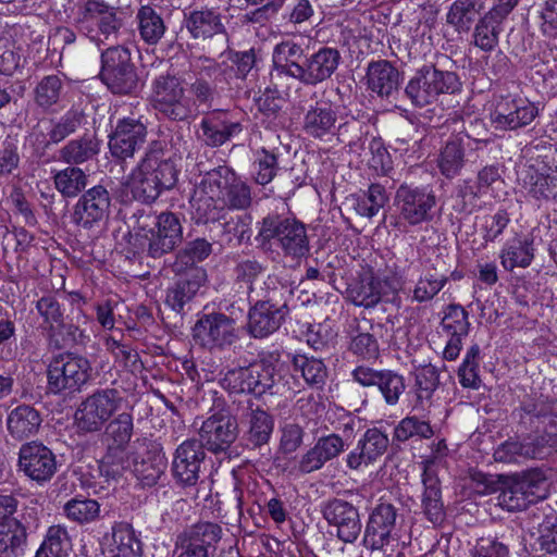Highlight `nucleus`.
Wrapping results in <instances>:
<instances>
[{
  "instance_id": "f257e3e1",
  "label": "nucleus",
  "mask_w": 557,
  "mask_h": 557,
  "mask_svg": "<svg viewBox=\"0 0 557 557\" xmlns=\"http://www.w3.org/2000/svg\"><path fill=\"white\" fill-rule=\"evenodd\" d=\"M259 224L257 238L262 246L276 247L285 257L293 259H301L309 253L306 225L292 214L272 211Z\"/></svg>"
},
{
  "instance_id": "f03ea898",
  "label": "nucleus",
  "mask_w": 557,
  "mask_h": 557,
  "mask_svg": "<svg viewBox=\"0 0 557 557\" xmlns=\"http://www.w3.org/2000/svg\"><path fill=\"white\" fill-rule=\"evenodd\" d=\"M135 240L148 257L159 259L173 251L183 240V227L173 212L141 215Z\"/></svg>"
},
{
  "instance_id": "7ed1b4c3",
  "label": "nucleus",
  "mask_w": 557,
  "mask_h": 557,
  "mask_svg": "<svg viewBox=\"0 0 557 557\" xmlns=\"http://www.w3.org/2000/svg\"><path fill=\"white\" fill-rule=\"evenodd\" d=\"M282 370L269 360L261 359L247 367L228 369L220 380L221 386L233 394H249L261 397L275 394L283 381Z\"/></svg>"
},
{
  "instance_id": "20e7f679",
  "label": "nucleus",
  "mask_w": 557,
  "mask_h": 557,
  "mask_svg": "<svg viewBox=\"0 0 557 557\" xmlns=\"http://www.w3.org/2000/svg\"><path fill=\"white\" fill-rule=\"evenodd\" d=\"M285 294L283 286L273 285L271 290L248 299L247 330L252 337L265 338L282 326L289 313Z\"/></svg>"
},
{
  "instance_id": "39448f33",
  "label": "nucleus",
  "mask_w": 557,
  "mask_h": 557,
  "mask_svg": "<svg viewBox=\"0 0 557 557\" xmlns=\"http://www.w3.org/2000/svg\"><path fill=\"white\" fill-rule=\"evenodd\" d=\"M99 78L114 95H133L141 86L132 53L124 46H112L101 52Z\"/></svg>"
},
{
  "instance_id": "423d86ee",
  "label": "nucleus",
  "mask_w": 557,
  "mask_h": 557,
  "mask_svg": "<svg viewBox=\"0 0 557 557\" xmlns=\"http://www.w3.org/2000/svg\"><path fill=\"white\" fill-rule=\"evenodd\" d=\"M236 174L230 166L220 165L201 176L191 198L197 223L218 221L219 202L223 199Z\"/></svg>"
},
{
  "instance_id": "0eeeda50",
  "label": "nucleus",
  "mask_w": 557,
  "mask_h": 557,
  "mask_svg": "<svg viewBox=\"0 0 557 557\" xmlns=\"http://www.w3.org/2000/svg\"><path fill=\"white\" fill-rule=\"evenodd\" d=\"M453 76L450 72H443L435 66H423L416 72L408 82L405 94L411 103L424 108L438 102L443 110L450 109V90Z\"/></svg>"
},
{
  "instance_id": "6e6552de",
  "label": "nucleus",
  "mask_w": 557,
  "mask_h": 557,
  "mask_svg": "<svg viewBox=\"0 0 557 557\" xmlns=\"http://www.w3.org/2000/svg\"><path fill=\"white\" fill-rule=\"evenodd\" d=\"M90 361L81 355L62 352L53 356L47 369L48 391L52 394H73L91 379Z\"/></svg>"
},
{
  "instance_id": "1a4fd4ad",
  "label": "nucleus",
  "mask_w": 557,
  "mask_h": 557,
  "mask_svg": "<svg viewBox=\"0 0 557 557\" xmlns=\"http://www.w3.org/2000/svg\"><path fill=\"white\" fill-rule=\"evenodd\" d=\"M152 106L166 119L184 122L187 121L191 102L182 79L168 72L157 76L152 83Z\"/></svg>"
},
{
  "instance_id": "9d476101",
  "label": "nucleus",
  "mask_w": 557,
  "mask_h": 557,
  "mask_svg": "<svg viewBox=\"0 0 557 557\" xmlns=\"http://www.w3.org/2000/svg\"><path fill=\"white\" fill-rule=\"evenodd\" d=\"M197 344L210 351H221L238 339L236 321L222 312L203 313L193 327Z\"/></svg>"
},
{
  "instance_id": "9b49d317",
  "label": "nucleus",
  "mask_w": 557,
  "mask_h": 557,
  "mask_svg": "<svg viewBox=\"0 0 557 557\" xmlns=\"http://www.w3.org/2000/svg\"><path fill=\"white\" fill-rule=\"evenodd\" d=\"M121 392L103 388L94 392L78 407L75 422L83 432H97L113 416L122 403Z\"/></svg>"
},
{
  "instance_id": "f8f14e48",
  "label": "nucleus",
  "mask_w": 557,
  "mask_h": 557,
  "mask_svg": "<svg viewBox=\"0 0 557 557\" xmlns=\"http://www.w3.org/2000/svg\"><path fill=\"white\" fill-rule=\"evenodd\" d=\"M222 527L214 522H197L182 531L175 540L177 557H210L222 540Z\"/></svg>"
},
{
  "instance_id": "ddd939ff",
  "label": "nucleus",
  "mask_w": 557,
  "mask_h": 557,
  "mask_svg": "<svg viewBox=\"0 0 557 557\" xmlns=\"http://www.w3.org/2000/svg\"><path fill=\"white\" fill-rule=\"evenodd\" d=\"M243 442L247 449L258 451L261 457L270 460L269 442L274 431V417L260 406L249 401L243 416Z\"/></svg>"
},
{
  "instance_id": "4468645a",
  "label": "nucleus",
  "mask_w": 557,
  "mask_h": 557,
  "mask_svg": "<svg viewBox=\"0 0 557 557\" xmlns=\"http://www.w3.org/2000/svg\"><path fill=\"white\" fill-rule=\"evenodd\" d=\"M399 216L410 225L430 221L436 205L434 194L426 187L401 184L395 196Z\"/></svg>"
},
{
  "instance_id": "2eb2a0df",
  "label": "nucleus",
  "mask_w": 557,
  "mask_h": 557,
  "mask_svg": "<svg viewBox=\"0 0 557 557\" xmlns=\"http://www.w3.org/2000/svg\"><path fill=\"white\" fill-rule=\"evenodd\" d=\"M147 135V126L140 117L127 116L117 120L109 135L111 156L119 161L132 159L145 145Z\"/></svg>"
},
{
  "instance_id": "dca6fc26",
  "label": "nucleus",
  "mask_w": 557,
  "mask_h": 557,
  "mask_svg": "<svg viewBox=\"0 0 557 557\" xmlns=\"http://www.w3.org/2000/svg\"><path fill=\"white\" fill-rule=\"evenodd\" d=\"M206 451L196 438L181 443L174 451L171 472L176 484L182 487L196 486L206 459Z\"/></svg>"
},
{
  "instance_id": "f3484780",
  "label": "nucleus",
  "mask_w": 557,
  "mask_h": 557,
  "mask_svg": "<svg viewBox=\"0 0 557 557\" xmlns=\"http://www.w3.org/2000/svg\"><path fill=\"white\" fill-rule=\"evenodd\" d=\"M238 436V423L231 413L216 412L207 418L199 429L198 443L213 454L226 453Z\"/></svg>"
},
{
  "instance_id": "a211bd4d",
  "label": "nucleus",
  "mask_w": 557,
  "mask_h": 557,
  "mask_svg": "<svg viewBox=\"0 0 557 557\" xmlns=\"http://www.w3.org/2000/svg\"><path fill=\"white\" fill-rule=\"evenodd\" d=\"M111 198L109 191L101 185L86 190L74 207L73 222L91 230L103 224L110 215Z\"/></svg>"
},
{
  "instance_id": "6ab92c4d",
  "label": "nucleus",
  "mask_w": 557,
  "mask_h": 557,
  "mask_svg": "<svg viewBox=\"0 0 557 557\" xmlns=\"http://www.w3.org/2000/svg\"><path fill=\"white\" fill-rule=\"evenodd\" d=\"M219 72V64L208 58H199L194 64L195 81L189 84V101L191 108L187 114V121L200 112L210 110L215 99V86L208 82Z\"/></svg>"
},
{
  "instance_id": "aec40b11",
  "label": "nucleus",
  "mask_w": 557,
  "mask_h": 557,
  "mask_svg": "<svg viewBox=\"0 0 557 557\" xmlns=\"http://www.w3.org/2000/svg\"><path fill=\"white\" fill-rule=\"evenodd\" d=\"M321 512L330 525L336 527L341 541L354 543L360 535L362 524L359 511L352 504L333 498L323 505Z\"/></svg>"
},
{
  "instance_id": "412c9836",
  "label": "nucleus",
  "mask_w": 557,
  "mask_h": 557,
  "mask_svg": "<svg viewBox=\"0 0 557 557\" xmlns=\"http://www.w3.org/2000/svg\"><path fill=\"white\" fill-rule=\"evenodd\" d=\"M351 375L363 387L376 386L389 406L398 403L406 388L404 376L393 370H375L367 366H359L351 372Z\"/></svg>"
},
{
  "instance_id": "4be33fe9",
  "label": "nucleus",
  "mask_w": 557,
  "mask_h": 557,
  "mask_svg": "<svg viewBox=\"0 0 557 557\" xmlns=\"http://www.w3.org/2000/svg\"><path fill=\"white\" fill-rule=\"evenodd\" d=\"M18 467L32 480L49 481L57 471L55 456L41 443L23 444L18 453Z\"/></svg>"
},
{
  "instance_id": "5701e85b",
  "label": "nucleus",
  "mask_w": 557,
  "mask_h": 557,
  "mask_svg": "<svg viewBox=\"0 0 557 557\" xmlns=\"http://www.w3.org/2000/svg\"><path fill=\"white\" fill-rule=\"evenodd\" d=\"M397 509L389 503H380L372 510L363 535V544L372 550L389 545L396 525Z\"/></svg>"
},
{
  "instance_id": "b1692460",
  "label": "nucleus",
  "mask_w": 557,
  "mask_h": 557,
  "mask_svg": "<svg viewBox=\"0 0 557 557\" xmlns=\"http://www.w3.org/2000/svg\"><path fill=\"white\" fill-rule=\"evenodd\" d=\"M537 481L534 474L525 473L508 478L497 497L498 505L508 511H521L537 502Z\"/></svg>"
},
{
  "instance_id": "393cba45",
  "label": "nucleus",
  "mask_w": 557,
  "mask_h": 557,
  "mask_svg": "<svg viewBox=\"0 0 557 557\" xmlns=\"http://www.w3.org/2000/svg\"><path fill=\"white\" fill-rule=\"evenodd\" d=\"M243 132V125L225 111H215L205 116L199 125L198 138L208 147H221L236 138Z\"/></svg>"
},
{
  "instance_id": "a878e982",
  "label": "nucleus",
  "mask_w": 557,
  "mask_h": 557,
  "mask_svg": "<svg viewBox=\"0 0 557 557\" xmlns=\"http://www.w3.org/2000/svg\"><path fill=\"white\" fill-rule=\"evenodd\" d=\"M389 446V438L379 428L368 429L359 438L357 447L346 456V466L350 470H360L380 459Z\"/></svg>"
},
{
  "instance_id": "bb28decb",
  "label": "nucleus",
  "mask_w": 557,
  "mask_h": 557,
  "mask_svg": "<svg viewBox=\"0 0 557 557\" xmlns=\"http://www.w3.org/2000/svg\"><path fill=\"white\" fill-rule=\"evenodd\" d=\"M539 114L534 103L524 99H503L491 113L498 129H517L529 125Z\"/></svg>"
},
{
  "instance_id": "cd10ccee",
  "label": "nucleus",
  "mask_w": 557,
  "mask_h": 557,
  "mask_svg": "<svg viewBox=\"0 0 557 557\" xmlns=\"http://www.w3.org/2000/svg\"><path fill=\"white\" fill-rule=\"evenodd\" d=\"M181 276L168 289L165 304L176 313H182L207 281L203 268H193L178 273Z\"/></svg>"
},
{
  "instance_id": "c85d7f7f",
  "label": "nucleus",
  "mask_w": 557,
  "mask_h": 557,
  "mask_svg": "<svg viewBox=\"0 0 557 557\" xmlns=\"http://www.w3.org/2000/svg\"><path fill=\"white\" fill-rule=\"evenodd\" d=\"M304 62L299 82L307 86H315L335 73L341 62V53L335 48L322 47L307 55Z\"/></svg>"
},
{
  "instance_id": "c756f323",
  "label": "nucleus",
  "mask_w": 557,
  "mask_h": 557,
  "mask_svg": "<svg viewBox=\"0 0 557 557\" xmlns=\"http://www.w3.org/2000/svg\"><path fill=\"white\" fill-rule=\"evenodd\" d=\"M166 469L163 447L158 442H149L147 449L133 458L132 471L143 486L151 487L158 483Z\"/></svg>"
},
{
  "instance_id": "7c9ffc66",
  "label": "nucleus",
  "mask_w": 557,
  "mask_h": 557,
  "mask_svg": "<svg viewBox=\"0 0 557 557\" xmlns=\"http://www.w3.org/2000/svg\"><path fill=\"white\" fill-rule=\"evenodd\" d=\"M306 58V48L301 44L284 40L273 49V71L276 75H286L299 82Z\"/></svg>"
},
{
  "instance_id": "2f4dec72",
  "label": "nucleus",
  "mask_w": 557,
  "mask_h": 557,
  "mask_svg": "<svg viewBox=\"0 0 557 557\" xmlns=\"http://www.w3.org/2000/svg\"><path fill=\"white\" fill-rule=\"evenodd\" d=\"M387 288L396 289L386 281L382 282L371 270L360 273L358 280L347 289L348 298L356 305L364 308L376 306Z\"/></svg>"
},
{
  "instance_id": "473e14b6",
  "label": "nucleus",
  "mask_w": 557,
  "mask_h": 557,
  "mask_svg": "<svg viewBox=\"0 0 557 557\" xmlns=\"http://www.w3.org/2000/svg\"><path fill=\"white\" fill-rule=\"evenodd\" d=\"M141 163L149 168L152 175L157 176L156 181L163 191L170 190L176 185L178 180L177 166L174 160L164 157L161 141L154 140L149 145Z\"/></svg>"
},
{
  "instance_id": "72a5a7b5",
  "label": "nucleus",
  "mask_w": 557,
  "mask_h": 557,
  "mask_svg": "<svg viewBox=\"0 0 557 557\" xmlns=\"http://www.w3.org/2000/svg\"><path fill=\"white\" fill-rule=\"evenodd\" d=\"M345 449L344 440L337 434L320 437L299 461V470L310 473L320 470L325 462L336 458Z\"/></svg>"
},
{
  "instance_id": "f704fd0d",
  "label": "nucleus",
  "mask_w": 557,
  "mask_h": 557,
  "mask_svg": "<svg viewBox=\"0 0 557 557\" xmlns=\"http://www.w3.org/2000/svg\"><path fill=\"white\" fill-rule=\"evenodd\" d=\"M265 272V267L259 260L242 259L239 260L234 269L233 276L236 284L246 288L247 299H251L259 295L271 290L275 282H262L259 284Z\"/></svg>"
},
{
  "instance_id": "c9c22d12",
  "label": "nucleus",
  "mask_w": 557,
  "mask_h": 557,
  "mask_svg": "<svg viewBox=\"0 0 557 557\" xmlns=\"http://www.w3.org/2000/svg\"><path fill=\"white\" fill-rule=\"evenodd\" d=\"M337 122V113L332 104L325 101L311 106L302 119V132L314 139H323L334 134Z\"/></svg>"
},
{
  "instance_id": "e433bc0d",
  "label": "nucleus",
  "mask_w": 557,
  "mask_h": 557,
  "mask_svg": "<svg viewBox=\"0 0 557 557\" xmlns=\"http://www.w3.org/2000/svg\"><path fill=\"white\" fill-rule=\"evenodd\" d=\"M102 544L110 557H137L141 554V543L126 522L114 523L111 533L103 536Z\"/></svg>"
},
{
  "instance_id": "4c0bfd02",
  "label": "nucleus",
  "mask_w": 557,
  "mask_h": 557,
  "mask_svg": "<svg viewBox=\"0 0 557 557\" xmlns=\"http://www.w3.org/2000/svg\"><path fill=\"white\" fill-rule=\"evenodd\" d=\"M552 416L557 417V399L548 400L542 396L523 399L520 407L512 411V417L525 430L539 429V424Z\"/></svg>"
},
{
  "instance_id": "58836bf2",
  "label": "nucleus",
  "mask_w": 557,
  "mask_h": 557,
  "mask_svg": "<svg viewBox=\"0 0 557 557\" xmlns=\"http://www.w3.org/2000/svg\"><path fill=\"white\" fill-rule=\"evenodd\" d=\"M185 26L195 39H208L214 35L225 34L222 15L216 9L201 8L186 15Z\"/></svg>"
},
{
  "instance_id": "ea45409f",
  "label": "nucleus",
  "mask_w": 557,
  "mask_h": 557,
  "mask_svg": "<svg viewBox=\"0 0 557 557\" xmlns=\"http://www.w3.org/2000/svg\"><path fill=\"white\" fill-rule=\"evenodd\" d=\"M42 423L40 412L30 405H20L7 417V430L15 440H25L38 433Z\"/></svg>"
},
{
  "instance_id": "a19ab883",
  "label": "nucleus",
  "mask_w": 557,
  "mask_h": 557,
  "mask_svg": "<svg viewBox=\"0 0 557 557\" xmlns=\"http://www.w3.org/2000/svg\"><path fill=\"white\" fill-rule=\"evenodd\" d=\"M367 84L379 96L389 97L398 90L399 72L387 60L373 61L368 65Z\"/></svg>"
},
{
  "instance_id": "79ce46f5",
  "label": "nucleus",
  "mask_w": 557,
  "mask_h": 557,
  "mask_svg": "<svg viewBox=\"0 0 557 557\" xmlns=\"http://www.w3.org/2000/svg\"><path fill=\"white\" fill-rule=\"evenodd\" d=\"M156 177L149 172V168L140 161L132 171L125 185L129 188L135 200L143 203H152L163 193Z\"/></svg>"
},
{
  "instance_id": "37998d69",
  "label": "nucleus",
  "mask_w": 557,
  "mask_h": 557,
  "mask_svg": "<svg viewBox=\"0 0 557 557\" xmlns=\"http://www.w3.org/2000/svg\"><path fill=\"white\" fill-rule=\"evenodd\" d=\"M100 151V143L92 135H84L67 141L59 150V159L70 165H78L92 160Z\"/></svg>"
},
{
  "instance_id": "c03bdc74",
  "label": "nucleus",
  "mask_w": 557,
  "mask_h": 557,
  "mask_svg": "<svg viewBox=\"0 0 557 557\" xmlns=\"http://www.w3.org/2000/svg\"><path fill=\"white\" fill-rule=\"evenodd\" d=\"M212 252V244L206 238L198 237L185 244V246L177 251L175 260L172 263V270L175 273L190 271L193 268H198L197 262L207 259Z\"/></svg>"
},
{
  "instance_id": "a18cd8bd",
  "label": "nucleus",
  "mask_w": 557,
  "mask_h": 557,
  "mask_svg": "<svg viewBox=\"0 0 557 557\" xmlns=\"http://www.w3.org/2000/svg\"><path fill=\"white\" fill-rule=\"evenodd\" d=\"M86 122L83 111L71 109L59 119L50 120V128L47 133L46 147L58 145L69 136L75 134Z\"/></svg>"
},
{
  "instance_id": "49530a36",
  "label": "nucleus",
  "mask_w": 557,
  "mask_h": 557,
  "mask_svg": "<svg viewBox=\"0 0 557 557\" xmlns=\"http://www.w3.org/2000/svg\"><path fill=\"white\" fill-rule=\"evenodd\" d=\"M218 221L226 210H247L252 205V190L250 185L236 174L223 199L219 202Z\"/></svg>"
},
{
  "instance_id": "de8ad7c7",
  "label": "nucleus",
  "mask_w": 557,
  "mask_h": 557,
  "mask_svg": "<svg viewBox=\"0 0 557 557\" xmlns=\"http://www.w3.org/2000/svg\"><path fill=\"white\" fill-rule=\"evenodd\" d=\"M547 172L542 173L533 168L523 171L520 176L522 186L528 194L536 200H550L557 198V183Z\"/></svg>"
},
{
  "instance_id": "09e8293b",
  "label": "nucleus",
  "mask_w": 557,
  "mask_h": 557,
  "mask_svg": "<svg viewBox=\"0 0 557 557\" xmlns=\"http://www.w3.org/2000/svg\"><path fill=\"white\" fill-rule=\"evenodd\" d=\"M48 333V343L50 347L55 349H62L76 345H85L88 336L84 330L81 329L79 324H75L72 321L65 322L64 318L61 323H57L53 326L45 327Z\"/></svg>"
},
{
  "instance_id": "8fccbe9b",
  "label": "nucleus",
  "mask_w": 557,
  "mask_h": 557,
  "mask_svg": "<svg viewBox=\"0 0 557 557\" xmlns=\"http://www.w3.org/2000/svg\"><path fill=\"white\" fill-rule=\"evenodd\" d=\"M140 38L148 45H157L165 33L161 14L150 5L141 7L136 15Z\"/></svg>"
},
{
  "instance_id": "3c124183",
  "label": "nucleus",
  "mask_w": 557,
  "mask_h": 557,
  "mask_svg": "<svg viewBox=\"0 0 557 557\" xmlns=\"http://www.w3.org/2000/svg\"><path fill=\"white\" fill-rule=\"evenodd\" d=\"M133 459H131L126 447L109 445L100 460L99 470L101 475L108 480H116L125 472L132 471Z\"/></svg>"
},
{
  "instance_id": "603ef678",
  "label": "nucleus",
  "mask_w": 557,
  "mask_h": 557,
  "mask_svg": "<svg viewBox=\"0 0 557 557\" xmlns=\"http://www.w3.org/2000/svg\"><path fill=\"white\" fill-rule=\"evenodd\" d=\"M72 541L67 530L62 525H52L37 549L35 557H67Z\"/></svg>"
},
{
  "instance_id": "864d4df0",
  "label": "nucleus",
  "mask_w": 557,
  "mask_h": 557,
  "mask_svg": "<svg viewBox=\"0 0 557 557\" xmlns=\"http://www.w3.org/2000/svg\"><path fill=\"white\" fill-rule=\"evenodd\" d=\"M388 197L385 188L380 184H371L367 191L351 196L356 212L366 218H372L387 202Z\"/></svg>"
},
{
  "instance_id": "5fc2aeb1",
  "label": "nucleus",
  "mask_w": 557,
  "mask_h": 557,
  "mask_svg": "<svg viewBox=\"0 0 557 557\" xmlns=\"http://www.w3.org/2000/svg\"><path fill=\"white\" fill-rule=\"evenodd\" d=\"M101 3L97 1H88L84 7L79 8L75 17V26L77 29L98 45L103 41L99 37L100 32Z\"/></svg>"
},
{
  "instance_id": "6e6d98bb",
  "label": "nucleus",
  "mask_w": 557,
  "mask_h": 557,
  "mask_svg": "<svg viewBox=\"0 0 557 557\" xmlns=\"http://www.w3.org/2000/svg\"><path fill=\"white\" fill-rule=\"evenodd\" d=\"M293 366L301 372L306 383L314 388H322L326 382L327 370L321 359L296 355L293 358Z\"/></svg>"
},
{
  "instance_id": "4d7b16f0",
  "label": "nucleus",
  "mask_w": 557,
  "mask_h": 557,
  "mask_svg": "<svg viewBox=\"0 0 557 557\" xmlns=\"http://www.w3.org/2000/svg\"><path fill=\"white\" fill-rule=\"evenodd\" d=\"M424 492L422 495V507L424 513L433 523H441L444 519V509L441 498L438 482L430 478L426 471L423 472L422 479Z\"/></svg>"
},
{
  "instance_id": "13d9d810",
  "label": "nucleus",
  "mask_w": 557,
  "mask_h": 557,
  "mask_svg": "<svg viewBox=\"0 0 557 557\" xmlns=\"http://www.w3.org/2000/svg\"><path fill=\"white\" fill-rule=\"evenodd\" d=\"M413 375L417 400L421 404L431 400L441 384L438 369L432 364H420L414 368Z\"/></svg>"
},
{
  "instance_id": "bf43d9fd",
  "label": "nucleus",
  "mask_w": 557,
  "mask_h": 557,
  "mask_svg": "<svg viewBox=\"0 0 557 557\" xmlns=\"http://www.w3.org/2000/svg\"><path fill=\"white\" fill-rule=\"evenodd\" d=\"M55 188L64 197L77 196L87 185V175L77 166H67L53 176Z\"/></svg>"
},
{
  "instance_id": "052dcab7",
  "label": "nucleus",
  "mask_w": 557,
  "mask_h": 557,
  "mask_svg": "<svg viewBox=\"0 0 557 557\" xmlns=\"http://www.w3.org/2000/svg\"><path fill=\"white\" fill-rule=\"evenodd\" d=\"M66 517L79 524L95 521L100 513V504L96 499L73 497L63 507Z\"/></svg>"
},
{
  "instance_id": "680f3d73",
  "label": "nucleus",
  "mask_w": 557,
  "mask_h": 557,
  "mask_svg": "<svg viewBox=\"0 0 557 557\" xmlns=\"http://www.w3.org/2000/svg\"><path fill=\"white\" fill-rule=\"evenodd\" d=\"M26 528L16 519H11L0 525V554H15L26 544Z\"/></svg>"
},
{
  "instance_id": "e2e57ef3",
  "label": "nucleus",
  "mask_w": 557,
  "mask_h": 557,
  "mask_svg": "<svg viewBox=\"0 0 557 557\" xmlns=\"http://www.w3.org/2000/svg\"><path fill=\"white\" fill-rule=\"evenodd\" d=\"M534 258L532 242L519 240L517 245H511L503 249L500 259L506 270L511 271L516 267L527 268Z\"/></svg>"
},
{
  "instance_id": "0e129e2a",
  "label": "nucleus",
  "mask_w": 557,
  "mask_h": 557,
  "mask_svg": "<svg viewBox=\"0 0 557 557\" xmlns=\"http://www.w3.org/2000/svg\"><path fill=\"white\" fill-rule=\"evenodd\" d=\"M63 84L58 75L45 76L35 88V102L47 110L60 100Z\"/></svg>"
},
{
  "instance_id": "69168bd1",
  "label": "nucleus",
  "mask_w": 557,
  "mask_h": 557,
  "mask_svg": "<svg viewBox=\"0 0 557 557\" xmlns=\"http://www.w3.org/2000/svg\"><path fill=\"white\" fill-rule=\"evenodd\" d=\"M502 32V24L490 20L485 14L476 24L473 42L483 51H492L498 44V36Z\"/></svg>"
},
{
  "instance_id": "338daca9",
  "label": "nucleus",
  "mask_w": 557,
  "mask_h": 557,
  "mask_svg": "<svg viewBox=\"0 0 557 557\" xmlns=\"http://www.w3.org/2000/svg\"><path fill=\"white\" fill-rule=\"evenodd\" d=\"M434 431L429 422L418 419L416 416L404 418L394 430V441L406 442L414 436L430 438Z\"/></svg>"
},
{
  "instance_id": "774afa93",
  "label": "nucleus",
  "mask_w": 557,
  "mask_h": 557,
  "mask_svg": "<svg viewBox=\"0 0 557 557\" xmlns=\"http://www.w3.org/2000/svg\"><path fill=\"white\" fill-rule=\"evenodd\" d=\"M479 355V346H471L458 369L459 382L463 387L476 389L480 386L481 380L478 374Z\"/></svg>"
}]
</instances>
